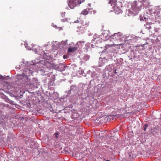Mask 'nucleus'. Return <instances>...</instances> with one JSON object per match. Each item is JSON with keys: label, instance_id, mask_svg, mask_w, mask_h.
Returning a JSON list of instances; mask_svg holds the SVG:
<instances>
[{"label": "nucleus", "instance_id": "nucleus-1", "mask_svg": "<svg viewBox=\"0 0 161 161\" xmlns=\"http://www.w3.org/2000/svg\"><path fill=\"white\" fill-rule=\"evenodd\" d=\"M116 2L117 1L114 0H109L108 3L110 4L111 6L113 5V8H114V12L116 14H119L122 13V11L120 7L117 6Z\"/></svg>", "mask_w": 161, "mask_h": 161}, {"label": "nucleus", "instance_id": "nucleus-2", "mask_svg": "<svg viewBox=\"0 0 161 161\" xmlns=\"http://www.w3.org/2000/svg\"><path fill=\"white\" fill-rule=\"evenodd\" d=\"M85 0H69L68 3L69 6L71 9H73L77 5L84 2Z\"/></svg>", "mask_w": 161, "mask_h": 161}, {"label": "nucleus", "instance_id": "nucleus-3", "mask_svg": "<svg viewBox=\"0 0 161 161\" xmlns=\"http://www.w3.org/2000/svg\"><path fill=\"white\" fill-rule=\"evenodd\" d=\"M78 29H85L87 28L89 25V22L87 20H80L78 22Z\"/></svg>", "mask_w": 161, "mask_h": 161}, {"label": "nucleus", "instance_id": "nucleus-4", "mask_svg": "<svg viewBox=\"0 0 161 161\" xmlns=\"http://www.w3.org/2000/svg\"><path fill=\"white\" fill-rule=\"evenodd\" d=\"M132 8L135 11H139L141 9V3L136 1L134 2L132 5Z\"/></svg>", "mask_w": 161, "mask_h": 161}, {"label": "nucleus", "instance_id": "nucleus-5", "mask_svg": "<svg viewBox=\"0 0 161 161\" xmlns=\"http://www.w3.org/2000/svg\"><path fill=\"white\" fill-rule=\"evenodd\" d=\"M25 71L28 73H24L22 74L21 75L22 76L25 77L26 78H27L28 76L30 74H31L32 73V71L28 69H26Z\"/></svg>", "mask_w": 161, "mask_h": 161}, {"label": "nucleus", "instance_id": "nucleus-6", "mask_svg": "<svg viewBox=\"0 0 161 161\" xmlns=\"http://www.w3.org/2000/svg\"><path fill=\"white\" fill-rule=\"evenodd\" d=\"M120 36L119 33H115L111 36V38L115 40L119 39L120 38Z\"/></svg>", "mask_w": 161, "mask_h": 161}, {"label": "nucleus", "instance_id": "nucleus-7", "mask_svg": "<svg viewBox=\"0 0 161 161\" xmlns=\"http://www.w3.org/2000/svg\"><path fill=\"white\" fill-rule=\"evenodd\" d=\"M90 10H91V9L90 8L85 9L81 12V14L84 15H87Z\"/></svg>", "mask_w": 161, "mask_h": 161}, {"label": "nucleus", "instance_id": "nucleus-8", "mask_svg": "<svg viewBox=\"0 0 161 161\" xmlns=\"http://www.w3.org/2000/svg\"><path fill=\"white\" fill-rule=\"evenodd\" d=\"M142 3L143 4L145 8H146L150 4L149 1L146 0H144L142 2Z\"/></svg>", "mask_w": 161, "mask_h": 161}, {"label": "nucleus", "instance_id": "nucleus-9", "mask_svg": "<svg viewBox=\"0 0 161 161\" xmlns=\"http://www.w3.org/2000/svg\"><path fill=\"white\" fill-rule=\"evenodd\" d=\"M77 48L76 47H70L69 48L68 50V52H72L75 51L77 50Z\"/></svg>", "mask_w": 161, "mask_h": 161}, {"label": "nucleus", "instance_id": "nucleus-10", "mask_svg": "<svg viewBox=\"0 0 161 161\" xmlns=\"http://www.w3.org/2000/svg\"><path fill=\"white\" fill-rule=\"evenodd\" d=\"M65 12H63L61 13V15L62 17H64L65 16Z\"/></svg>", "mask_w": 161, "mask_h": 161}, {"label": "nucleus", "instance_id": "nucleus-11", "mask_svg": "<svg viewBox=\"0 0 161 161\" xmlns=\"http://www.w3.org/2000/svg\"><path fill=\"white\" fill-rule=\"evenodd\" d=\"M4 78V77H3L2 75H0V79H3Z\"/></svg>", "mask_w": 161, "mask_h": 161}, {"label": "nucleus", "instance_id": "nucleus-12", "mask_svg": "<svg viewBox=\"0 0 161 161\" xmlns=\"http://www.w3.org/2000/svg\"><path fill=\"white\" fill-rule=\"evenodd\" d=\"M63 57L64 59H66L67 58V56L66 55H64L63 56Z\"/></svg>", "mask_w": 161, "mask_h": 161}, {"label": "nucleus", "instance_id": "nucleus-13", "mask_svg": "<svg viewBox=\"0 0 161 161\" xmlns=\"http://www.w3.org/2000/svg\"><path fill=\"white\" fill-rule=\"evenodd\" d=\"M106 39H108L109 38V36H106Z\"/></svg>", "mask_w": 161, "mask_h": 161}, {"label": "nucleus", "instance_id": "nucleus-14", "mask_svg": "<svg viewBox=\"0 0 161 161\" xmlns=\"http://www.w3.org/2000/svg\"><path fill=\"white\" fill-rule=\"evenodd\" d=\"M122 44H115V45L118 46V45H122Z\"/></svg>", "mask_w": 161, "mask_h": 161}, {"label": "nucleus", "instance_id": "nucleus-15", "mask_svg": "<svg viewBox=\"0 0 161 161\" xmlns=\"http://www.w3.org/2000/svg\"><path fill=\"white\" fill-rule=\"evenodd\" d=\"M114 73H115V74H116V69H114Z\"/></svg>", "mask_w": 161, "mask_h": 161}, {"label": "nucleus", "instance_id": "nucleus-16", "mask_svg": "<svg viewBox=\"0 0 161 161\" xmlns=\"http://www.w3.org/2000/svg\"><path fill=\"white\" fill-rule=\"evenodd\" d=\"M55 135H58V133H55Z\"/></svg>", "mask_w": 161, "mask_h": 161}, {"label": "nucleus", "instance_id": "nucleus-17", "mask_svg": "<svg viewBox=\"0 0 161 161\" xmlns=\"http://www.w3.org/2000/svg\"><path fill=\"white\" fill-rule=\"evenodd\" d=\"M77 22H76L77 23H78V22H79V21L78 20H77Z\"/></svg>", "mask_w": 161, "mask_h": 161}, {"label": "nucleus", "instance_id": "nucleus-18", "mask_svg": "<svg viewBox=\"0 0 161 161\" xmlns=\"http://www.w3.org/2000/svg\"><path fill=\"white\" fill-rule=\"evenodd\" d=\"M145 130H146V128H144V130L145 131Z\"/></svg>", "mask_w": 161, "mask_h": 161}, {"label": "nucleus", "instance_id": "nucleus-19", "mask_svg": "<svg viewBox=\"0 0 161 161\" xmlns=\"http://www.w3.org/2000/svg\"><path fill=\"white\" fill-rule=\"evenodd\" d=\"M79 42L80 43L81 42Z\"/></svg>", "mask_w": 161, "mask_h": 161}]
</instances>
